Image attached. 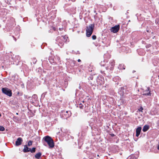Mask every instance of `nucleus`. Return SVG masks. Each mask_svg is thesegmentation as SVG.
<instances>
[{
	"mask_svg": "<svg viewBox=\"0 0 159 159\" xmlns=\"http://www.w3.org/2000/svg\"><path fill=\"white\" fill-rule=\"evenodd\" d=\"M143 89L144 90L143 94V95H149L150 94L148 88L145 87Z\"/></svg>",
	"mask_w": 159,
	"mask_h": 159,
	"instance_id": "6",
	"label": "nucleus"
},
{
	"mask_svg": "<svg viewBox=\"0 0 159 159\" xmlns=\"http://www.w3.org/2000/svg\"><path fill=\"white\" fill-rule=\"evenodd\" d=\"M158 78L159 79V76H158Z\"/></svg>",
	"mask_w": 159,
	"mask_h": 159,
	"instance_id": "35",
	"label": "nucleus"
},
{
	"mask_svg": "<svg viewBox=\"0 0 159 159\" xmlns=\"http://www.w3.org/2000/svg\"><path fill=\"white\" fill-rule=\"evenodd\" d=\"M142 129V128L141 127H138L136 130V136L137 137H138L139 135L140 134V132L141 131Z\"/></svg>",
	"mask_w": 159,
	"mask_h": 159,
	"instance_id": "10",
	"label": "nucleus"
},
{
	"mask_svg": "<svg viewBox=\"0 0 159 159\" xmlns=\"http://www.w3.org/2000/svg\"><path fill=\"white\" fill-rule=\"evenodd\" d=\"M78 61L79 62H80L81 61V60H80V59H78Z\"/></svg>",
	"mask_w": 159,
	"mask_h": 159,
	"instance_id": "27",
	"label": "nucleus"
},
{
	"mask_svg": "<svg viewBox=\"0 0 159 159\" xmlns=\"http://www.w3.org/2000/svg\"><path fill=\"white\" fill-rule=\"evenodd\" d=\"M32 102L35 106L40 107L39 102L38 100L37 96L36 94L32 96Z\"/></svg>",
	"mask_w": 159,
	"mask_h": 159,
	"instance_id": "4",
	"label": "nucleus"
},
{
	"mask_svg": "<svg viewBox=\"0 0 159 159\" xmlns=\"http://www.w3.org/2000/svg\"><path fill=\"white\" fill-rule=\"evenodd\" d=\"M120 25H118L112 27L111 29V31L113 33H116L119 30Z\"/></svg>",
	"mask_w": 159,
	"mask_h": 159,
	"instance_id": "5",
	"label": "nucleus"
},
{
	"mask_svg": "<svg viewBox=\"0 0 159 159\" xmlns=\"http://www.w3.org/2000/svg\"><path fill=\"white\" fill-rule=\"evenodd\" d=\"M12 37H13V38H14L15 41H16V39L15 38V37L14 36H12Z\"/></svg>",
	"mask_w": 159,
	"mask_h": 159,
	"instance_id": "26",
	"label": "nucleus"
},
{
	"mask_svg": "<svg viewBox=\"0 0 159 159\" xmlns=\"http://www.w3.org/2000/svg\"><path fill=\"white\" fill-rule=\"evenodd\" d=\"M79 107L81 108V109H82L83 108V105H82V104H81V103H80V106H79Z\"/></svg>",
	"mask_w": 159,
	"mask_h": 159,
	"instance_id": "20",
	"label": "nucleus"
},
{
	"mask_svg": "<svg viewBox=\"0 0 159 159\" xmlns=\"http://www.w3.org/2000/svg\"><path fill=\"white\" fill-rule=\"evenodd\" d=\"M61 29H62L60 28H59V30H61Z\"/></svg>",
	"mask_w": 159,
	"mask_h": 159,
	"instance_id": "28",
	"label": "nucleus"
},
{
	"mask_svg": "<svg viewBox=\"0 0 159 159\" xmlns=\"http://www.w3.org/2000/svg\"><path fill=\"white\" fill-rule=\"evenodd\" d=\"M14 119L16 120H17L18 119V118L17 116H15L14 117Z\"/></svg>",
	"mask_w": 159,
	"mask_h": 159,
	"instance_id": "25",
	"label": "nucleus"
},
{
	"mask_svg": "<svg viewBox=\"0 0 159 159\" xmlns=\"http://www.w3.org/2000/svg\"><path fill=\"white\" fill-rule=\"evenodd\" d=\"M20 57L19 56H16L15 59H14V61H15L16 63H18L20 61Z\"/></svg>",
	"mask_w": 159,
	"mask_h": 159,
	"instance_id": "11",
	"label": "nucleus"
},
{
	"mask_svg": "<svg viewBox=\"0 0 159 159\" xmlns=\"http://www.w3.org/2000/svg\"><path fill=\"white\" fill-rule=\"evenodd\" d=\"M35 157L38 159L40 158V152H38L35 155Z\"/></svg>",
	"mask_w": 159,
	"mask_h": 159,
	"instance_id": "14",
	"label": "nucleus"
},
{
	"mask_svg": "<svg viewBox=\"0 0 159 159\" xmlns=\"http://www.w3.org/2000/svg\"><path fill=\"white\" fill-rule=\"evenodd\" d=\"M37 60L35 58H33L32 59V61L34 64H35L36 63Z\"/></svg>",
	"mask_w": 159,
	"mask_h": 159,
	"instance_id": "17",
	"label": "nucleus"
},
{
	"mask_svg": "<svg viewBox=\"0 0 159 159\" xmlns=\"http://www.w3.org/2000/svg\"><path fill=\"white\" fill-rule=\"evenodd\" d=\"M97 156L98 157V156H99V155H97Z\"/></svg>",
	"mask_w": 159,
	"mask_h": 159,
	"instance_id": "31",
	"label": "nucleus"
},
{
	"mask_svg": "<svg viewBox=\"0 0 159 159\" xmlns=\"http://www.w3.org/2000/svg\"><path fill=\"white\" fill-rule=\"evenodd\" d=\"M5 130V128L4 127L0 125V131H3Z\"/></svg>",
	"mask_w": 159,
	"mask_h": 159,
	"instance_id": "15",
	"label": "nucleus"
},
{
	"mask_svg": "<svg viewBox=\"0 0 159 159\" xmlns=\"http://www.w3.org/2000/svg\"><path fill=\"white\" fill-rule=\"evenodd\" d=\"M43 139L47 142L49 146V148H52L54 147V145L53 141L52 139L50 136H46L45 137L43 138Z\"/></svg>",
	"mask_w": 159,
	"mask_h": 159,
	"instance_id": "1",
	"label": "nucleus"
},
{
	"mask_svg": "<svg viewBox=\"0 0 159 159\" xmlns=\"http://www.w3.org/2000/svg\"><path fill=\"white\" fill-rule=\"evenodd\" d=\"M1 102L0 101V104H1Z\"/></svg>",
	"mask_w": 159,
	"mask_h": 159,
	"instance_id": "36",
	"label": "nucleus"
},
{
	"mask_svg": "<svg viewBox=\"0 0 159 159\" xmlns=\"http://www.w3.org/2000/svg\"><path fill=\"white\" fill-rule=\"evenodd\" d=\"M33 141L31 140H30L28 143L27 146H30L32 145Z\"/></svg>",
	"mask_w": 159,
	"mask_h": 159,
	"instance_id": "16",
	"label": "nucleus"
},
{
	"mask_svg": "<svg viewBox=\"0 0 159 159\" xmlns=\"http://www.w3.org/2000/svg\"><path fill=\"white\" fill-rule=\"evenodd\" d=\"M84 101H83V102H84Z\"/></svg>",
	"mask_w": 159,
	"mask_h": 159,
	"instance_id": "32",
	"label": "nucleus"
},
{
	"mask_svg": "<svg viewBox=\"0 0 159 159\" xmlns=\"http://www.w3.org/2000/svg\"><path fill=\"white\" fill-rule=\"evenodd\" d=\"M157 149L159 150V143L157 146Z\"/></svg>",
	"mask_w": 159,
	"mask_h": 159,
	"instance_id": "24",
	"label": "nucleus"
},
{
	"mask_svg": "<svg viewBox=\"0 0 159 159\" xmlns=\"http://www.w3.org/2000/svg\"><path fill=\"white\" fill-rule=\"evenodd\" d=\"M39 110H40V108H39Z\"/></svg>",
	"mask_w": 159,
	"mask_h": 159,
	"instance_id": "34",
	"label": "nucleus"
},
{
	"mask_svg": "<svg viewBox=\"0 0 159 159\" xmlns=\"http://www.w3.org/2000/svg\"><path fill=\"white\" fill-rule=\"evenodd\" d=\"M2 93L8 96L9 97H11L12 95V91L10 89L6 87L2 88Z\"/></svg>",
	"mask_w": 159,
	"mask_h": 159,
	"instance_id": "3",
	"label": "nucleus"
},
{
	"mask_svg": "<svg viewBox=\"0 0 159 159\" xmlns=\"http://www.w3.org/2000/svg\"><path fill=\"white\" fill-rule=\"evenodd\" d=\"M16 114L17 115H18V113H16Z\"/></svg>",
	"mask_w": 159,
	"mask_h": 159,
	"instance_id": "30",
	"label": "nucleus"
},
{
	"mask_svg": "<svg viewBox=\"0 0 159 159\" xmlns=\"http://www.w3.org/2000/svg\"><path fill=\"white\" fill-rule=\"evenodd\" d=\"M92 38L93 39L95 40L96 38V37L95 35H93L92 36Z\"/></svg>",
	"mask_w": 159,
	"mask_h": 159,
	"instance_id": "19",
	"label": "nucleus"
},
{
	"mask_svg": "<svg viewBox=\"0 0 159 159\" xmlns=\"http://www.w3.org/2000/svg\"><path fill=\"white\" fill-rule=\"evenodd\" d=\"M17 94L18 95H19L20 96H22L23 94V93H20V92H18L17 93Z\"/></svg>",
	"mask_w": 159,
	"mask_h": 159,
	"instance_id": "21",
	"label": "nucleus"
},
{
	"mask_svg": "<svg viewBox=\"0 0 159 159\" xmlns=\"http://www.w3.org/2000/svg\"><path fill=\"white\" fill-rule=\"evenodd\" d=\"M30 148L28 147L27 145H25L24 146V148L23 149V152H30Z\"/></svg>",
	"mask_w": 159,
	"mask_h": 159,
	"instance_id": "9",
	"label": "nucleus"
},
{
	"mask_svg": "<svg viewBox=\"0 0 159 159\" xmlns=\"http://www.w3.org/2000/svg\"><path fill=\"white\" fill-rule=\"evenodd\" d=\"M35 151H36V148L35 147H33L32 149L30 148V152L32 153H33L35 152Z\"/></svg>",
	"mask_w": 159,
	"mask_h": 159,
	"instance_id": "13",
	"label": "nucleus"
},
{
	"mask_svg": "<svg viewBox=\"0 0 159 159\" xmlns=\"http://www.w3.org/2000/svg\"><path fill=\"white\" fill-rule=\"evenodd\" d=\"M21 86L22 87V88H24V84H21Z\"/></svg>",
	"mask_w": 159,
	"mask_h": 159,
	"instance_id": "23",
	"label": "nucleus"
},
{
	"mask_svg": "<svg viewBox=\"0 0 159 159\" xmlns=\"http://www.w3.org/2000/svg\"><path fill=\"white\" fill-rule=\"evenodd\" d=\"M30 63H31V64H32V62H30Z\"/></svg>",
	"mask_w": 159,
	"mask_h": 159,
	"instance_id": "33",
	"label": "nucleus"
},
{
	"mask_svg": "<svg viewBox=\"0 0 159 159\" xmlns=\"http://www.w3.org/2000/svg\"><path fill=\"white\" fill-rule=\"evenodd\" d=\"M22 141L23 139L22 138L20 137H19L16 141L15 145L16 146L20 145L21 144Z\"/></svg>",
	"mask_w": 159,
	"mask_h": 159,
	"instance_id": "7",
	"label": "nucleus"
},
{
	"mask_svg": "<svg viewBox=\"0 0 159 159\" xmlns=\"http://www.w3.org/2000/svg\"><path fill=\"white\" fill-rule=\"evenodd\" d=\"M94 27V24H90L87 27L86 32L87 37H89L93 33Z\"/></svg>",
	"mask_w": 159,
	"mask_h": 159,
	"instance_id": "2",
	"label": "nucleus"
},
{
	"mask_svg": "<svg viewBox=\"0 0 159 159\" xmlns=\"http://www.w3.org/2000/svg\"><path fill=\"white\" fill-rule=\"evenodd\" d=\"M39 9L38 8L36 10V13L35 14V16L36 17H37L36 18V20L38 22L37 25H39Z\"/></svg>",
	"mask_w": 159,
	"mask_h": 159,
	"instance_id": "8",
	"label": "nucleus"
},
{
	"mask_svg": "<svg viewBox=\"0 0 159 159\" xmlns=\"http://www.w3.org/2000/svg\"><path fill=\"white\" fill-rule=\"evenodd\" d=\"M39 131H40V130H38V133H39Z\"/></svg>",
	"mask_w": 159,
	"mask_h": 159,
	"instance_id": "29",
	"label": "nucleus"
},
{
	"mask_svg": "<svg viewBox=\"0 0 159 159\" xmlns=\"http://www.w3.org/2000/svg\"><path fill=\"white\" fill-rule=\"evenodd\" d=\"M149 127V126L147 125L144 126L143 129V132H145L147 131Z\"/></svg>",
	"mask_w": 159,
	"mask_h": 159,
	"instance_id": "12",
	"label": "nucleus"
},
{
	"mask_svg": "<svg viewBox=\"0 0 159 159\" xmlns=\"http://www.w3.org/2000/svg\"><path fill=\"white\" fill-rule=\"evenodd\" d=\"M5 2H6L7 3H8V2H10L11 1V0H7V2L6 1V0H4Z\"/></svg>",
	"mask_w": 159,
	"mask_h": 159,
	"instance_id": "22",
	"label": "nucleus"
},
{
	"mask_svg": "<svg viewBox=\"0 0 159 159\" xmlns=\"http://www.w3.org/2000/svg\"><path fill=\"white\" fill-rule=\"evenodd\" d=\"M143 110V108L142 107H141L139 109V111H140L142 112V110Z\"/></svg>",
	"mask_w": 159,
	"mask_h": 159,
	"instance_id": "18",
	"label": "nucleus"
}]
</instances>
